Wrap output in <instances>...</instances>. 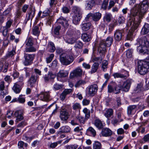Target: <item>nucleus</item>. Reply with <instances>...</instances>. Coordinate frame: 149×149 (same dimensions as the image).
<instances>
[{
  "mask_svg": "<svg viewBox=\"0 0 149 149\" xmlns=\"http://www.w3.org/2000/svg\"><path fill=\"white\" fill-rule=\"evenodd\" d=\"M148 8V3L147 0H144L139 4L135 5L130 10V19H133L140 24Z\"/></svg>",
  "mask_w": 149,
  "mask_h": 149,
  "instance_id": "f257e3e1",
  "label": "nucleus"
},
{
  "mask_svg": "<svg viewBox=\"0 0 149 149\" xmlns=\"http://www.w3.org/2000/svg\"><path fill=\"white\" fill-rule=\"evenodd\" d=\"M149 36L138 38L137 40V49L140 53L145 54L147 53L148 50L147 47L149 46V42L148 38Z\"/></svg>",
  "mask_w": 149,
  "mask_h": 149,
  "instance_id": "f03ea898",
  "label": "nucleus"
},
{
  "mask_svg": "<svg viewBox=\"0 0 149 149\" xmlns=\"http://www.w3.org/2000/svg\"><path fill=\"white\" fill-rule=\"evenodd\" d=\"M140 24L136 21H134V19H129L127 23V25L128 27H130L131 30H130L127 35L126 39V40H132L133 37V33L139 26Z\"/></svg>",
  "mask_w": 149,
  "mask_h": 149,
  "instance_id": "7ed1b4c3",
  "label": "nucleus"
},
{
  "mask_svg": "<svg viewBox=\"0 0 149 149\" xmlns=\"http://www.w3.org/2000/svg\"><path fill=\"white\" fill-rule=\"evenodd\" d=\"M138 70V72L141 75H144L149 71V57L144 60L139 61Z\"/></svg>",
  "mask_w": 149,
  "mask_h": 149,
  "instance_id": "20e7f679",
  "label": "nucleus"
},
{
  "mask_svg": "<svg viewBox=\"0 0 149 149\" xmlns=\"http://www.w3.org/2000/svg\"><path fill=\"white\" fill-rule=\"evenodd\" d=\"M73 54L72 52L62 53L60 56V61L61 63L66 65L70 64L74 60Z\"/></svg>",
  "mask_w": 149,
  "mask_h": 149,
  "instance_id": "39448f33",
  "label": "nucleus"
},
{
  "mask_svg": "<svg viewBox=\"0 0 149 149\" xmlns=\"http://www.w3.org/2000/svg\"><path fill=\"white\" fill-rule=\"evenodd\" d=\"M79 34H77L75 32H73L70 35H68L64 40L68 43L73 44L79 37Z\"/></svg>",
  "mask_w": 149,
  "mask_h": 149,
  "instance_id": "423d86ee",
  "label": "nucleus"
},
{
  "mask_svg": "<svg viewBox=\"0 0 149 149\" xmlns=\"http://www.w3.org/2000/svg\"><path fill=\"white\" fill-rule=\"evenodd\" d=\"M121 88L119 85H117L115 82H113L112 85H109L108 86V92L109 93L113 92L117 94L120 92Z\"/></svg>",
  "mask_w": 149,
  "mask_h": 149,
  "instance_id": "0eeeda50",
  "label": "nucleus"
},
{
  "mask_svg": "<svg viewBox=\"0 0 149 149\" xmlns=\"http://www.w3.org/2000/svg\"><path fill=\"white\" fill-rule=\"evenodd\" d=\"M124 35V30L123 29H116L114 32V39L116 41L119 42L122 38L123 36Z\"/></svg>",
  "mask_w": 149,
  "mask_h": 149,
  "instance_id": "6e6552de",
  "label": "nucleus"
},
{
  "mask_svg": "<svg viewBox=\"0 0 149 149\" xmlns=\"http://www.w3.org/2000/svg\"><path fill=\"white\" fill-rule=\"evenodd\" d=\"M35 55L33 54H28L24 53V58L25 60L23 63L25 65H28L31 64V62L33 61Z\"/></svg>",
  "mask_w": 149,
  "mask_h": 149,
  "instance_id": "1a4fd4ad",
  "label": "nucleus"
},
{
  "mask_svg": "<svg viewBox=\"0 0 149 149\" xmlns=\"http://www.w3.org/2000/svg\"><path fill=\"white\" fill-rule=\"evenodd\" d=\"M39 76L38 75L33 74L28 81V85L29 86L33 87L34 86Z\"/></svg>",
  "mask_w": 149,
  "mask_h": 149,
  "instance_id": "9d476101",
  "label": "nucleus"
},
{
  "mask_svg": "<svg viewBox=\"0 0 149 149\" xmlns=\"http://www.w3.org/2000/svg\"><path fill=\"white\" fill-rule=\"evenodd\" d=\"M69 113L67 110L64 108L62 109L60 111L59 117L61 120L65 121L68 118Z\"/></svg>",
  "mask_w": 149,
  "mask_h": 149,
  "instance_id": "9b49d317",
  "label": "nucleus"
},
{
  "mask_svg": "<svg viewBox=\"0 0 149 149\" xmlns=\"http://www.w3.org/2000/svg\"><path fill=\"white\" fill-rule=\"evenodd\" d=\"M56 23L63 25L64 27H67L69 25L68 20L63 17H60L56 20Z\"/></svg>",
  "mask_w": 149,
  "mask_h": 149,
  "instance_id": "f8f14e48",
  "label": "nucleus"
},
{
  "mask_svg": "<svg viewBox=\"0 0 149 149\" xmlns=\"http://www.w3.org/2000/svg\"><path fill=\"white\" fill-rule=\"evenodd\" d=\"M106 46L105 43V41L102 40L100 42L98 48V52L102 55H103L105 53Z\"/></svg>",
  "mask_w": 149,
  "mask_h": 149,
  "instance_id": "ddd939ff",
  "label": "nucleus"
},
{
  "mask_svg": "<svg viewBox=\"0 0 149 149\" xmlns=\"http://www.w3.org/2000/svg\"><path fill=\"white\" fill-rule=\"evenodd\" d=\"M98 87L96 84L91 85L88 88V93L91 96H94L97 92Z\"/></svg>",
  "mask_w": 149,
  "mask_h": 149,
  "instance_id": "4468645a",
  "label": "nucleus"
},
{
  "mask_svg": "<svg viewBox=\"0 0 149 149\" xmlns=\"http://www.w3.org/2000/svg\"><path fill=\"white\" fill-rule=\"evenodd\" d=\"M131 83L132 80L130 79H128L126 81L124 82L121 88L122 90L126 92L128 91Z\"/></svg>",
  "mask_w": 149,
  "mask_h": 149,
  "instance_id": "2eb2a0df",
  "label": "nucleus"
},
{
  "mask_svg": "<svg viewBox=\"0 0 149 149\" xmlns=\"http://www.w3.org/2000/svg\"><path fill=\"white\" fill-rule=\"evenodd\" d=\"M137 106L131 105L129 106L127 108V114L129 116L134 114L136 111Z\"/></svg>",
  "mask_w": 149,
  "mask_h": 149,
  "instance_id": "dca6fc26",
  "label": "nucleus"
},
{
  "mask_svg": "<svg viewBox=\"0 0 149 149\" xmlns=\"http://www.w3.org/2000/svg\"><path fill=\"white\" fill-rule=\"evenodd\" d=\"M35 15V10L32 8H30L29 10L28 11V14L26 15V20L27 21L29 20L30 19L31 20L34 17Z\"/></svg>",
  "mask_w": 149,
  "mask_h": 149,
  "instance_id": "f3484780",
  "label": "nucleus"
},
{
  "mask_svg": "<svg viewBox=\"0 0 149 149\" xmlns=\"http://www.w3.org/2000/svg\"><path fill=\"white\" fill-rule=\"evenodd\" d=\"M112 134L111 130L109 128L103 129L102 131L101 134L103 136L108 137L111 136Z\"/></svg>",
  "mask_w": 149,
  "mask_h": 149,
  "instance_id": "a211bd4d",
  "label": "nucleus"
},
{
  "mask_svg": "<svg viewBox=\"0 0 149 149\" xmlns=\"http://www.w3.org/2000/svg\"><path fill=\"white\" fill-rule=\"evenodd\" d=\"M41 100L47 101L49 100V95L48 92H42L39 95Z\"/></svg>",
  "mask_w": 149,
  "mask_h": 149,
  "instance_id": "6ab92c4d",
  "label": "nucleus"
},
{
  "mask_svg": "<svg viewBox=\"0 0 149 149\" xmlns=\"http://www.w3.org/2000/svg\"><path fill=\"white\" fill-rule=\"evenodd\" d=\"M82 30L84 31H86L92 27L91 23L90 22H82L81 25Z\"/></svg>",
  "mask_w": 149,
  "mask_h": 149,
  "instance_id": "aec40b11",
  "label": "nucleus"
},
{
  "mask_svg": "<svg viewBox=\"0 0 149 149\" xmlns=\"http://www.w3.org/2000/svg\"><path fill=\"white\" fill-rule=\"evenodd\" d=\"M82 70L79 67L74 70L71 73V76L72 77H74L80 76L82 75Z\"/></svg>",
  "mask_w": 149,
  "mask_h": 149,
  "instance_id": "412c9836",
  "label": "nucleus"
},
{
  "mask_svg": "<svg viewBox=\"0 0 149 149\" xmlns=\"http://www.w3.org/2000/svg\"><path fill=\"white\" fill-rule=\"evenodd\" d=\"M113 76L115 78H121L125 79L129 76V74L128 72L126 71L125 74L119 73H115L113 74Z\"/></svg>",
  "mask_w": 149,
  "mask_h": 149,
  "instance_id": "4be33fe9",
  "label": "nucleus"
},
{
  "mask_svg": "<svg viewBox=\"0 0 149 149\" xmlns=\"http://www.w3.org/2000/svg\"><path fill=\"white\" fill-rule=\"evenodd\" d=\"M82 17V13H79L78 15H74L73 17V23L75 25L78 24Z\"/></svg>",
  "mask_w": 149,
  "mask_h": 149,
  "instance_id": "5701e85b",
  "label": "nucleus"
},
{
  "mask_svg": "<svg viewBox=\"0 0 149 149\" xmlns=\"http://www.w3.org/2000/svg\"><path fill=\"white\" fill-rule=\"evenodd\" d=\"M70 128L68 126H63L60 128L59 131L57 132V134H61L64 133H68L70 131Z\"/></svg>",
  "mask_w": 149,
  "mask_h": 149,
  "instance_id": "b1692460",
  "label": "nucleus"
},
{
  "mask_svg": "<svg viewBox=\"0 0 149 149\" xmlns=\"http://www.w3.org/2000/svg\"><path fill=\"white\" fill-rule=\"evenodd\" d=\"M85 8L86 10H91L94 6V2L92 0L86 1H85Z\"/></svg>",
  "mask_w": 149,
  "mask_h": 149,
  "instance_id": "393cba45",
  "label": "nucleus"
},
{
  "mask_svg": "<svg viewBox=\"0 0 149 149\" xmlns=\"http://www.w3.org/2000/svg\"><path fill=\"white\" fill-rule=\"evenodd\" d=\"M9 64L8 63H5L4 65L3 63L0 61V72H7Z\"/></svg>",
  "mask_w": 149,
  "mask_h": 149,
  "instance_id": "a878e982",
  "label": "nucleus"
},
{
  "mask_svg": "<svg viewBox=\"0 0 149 149\" xmlns=\"http://www.w3.org/2000/svg\"><path fill=\"white\" fill-rule=\"evenodd\" d=\"M56 77L55 75L52 72H49L47 74L45 75L43 78L45 82L48 81L50 79H53Z\"/></svg>",
  "mask_w": 149,
  "mask_h": 149,
  "instance_id": "bb28decb",
  "label": "nucleus"
},
{
  "mask_svg": "<svg viewBox=\"0 0 149 149\" xmlns=\"http://www.w3.org/2000/svg\"><path fill=\"white\" fill-rule=\"evenodd\" d=\"M22 114V112L21 110H18L16 111L14 113V115L16 118V120L21 121L23 120V117Z\"/></svg>",
  "mask_w": 149,
  "mask_h": 149,
  "instance_id": "cd10ccee",
  "label": "nucleus"
},
{
  "mask_svg": "<svg viewBox=\"0 0 149 149\" xmlns=\"http://www.w3.org/2000/svg\"><path fill=\"white\" fill-rule=\"evenodd\" d=\"M68 74V72L66 70H60L57 74L58 78H64L67 77Z\"/></svg>",
  "mask_w": 149,
  "mask_h": 149,
  "instance_id": "c85d7f7f",
  "label": "nucleus"
},
{
  "mask_svg": "<svg viewBox=\"0 0 149 149\" xmlns=\"http://www.w3.org/2000/svg\"><path fill=\"white\" fill-rule=\"evenodd\" d=\"M94 124L99 129L102 128L104 126L102 121L99 119H95L94 122Z\"/></svg>",
  "mask_w": 149,
  "mask_h": 149,
  "instance_id": "c756f323",
  "label": "nucleus"
},
{
  "mask_svg": "<svg viewBox=\"0 0 149 149\" xmlns=\"http://www.w3.org/2000/svg\"><path fill=\"white\" fill-rule=\"evenodd\" d=\"M13 89L16 93H18L20 92L21 90V88L18 82L14 83Z\"/></svg>",
  "mask_w": 149,
  "mask_h": 149,
  "instance_id": "7c9ffc66",
  "label": "nucleus"
},
{
  "mask_svg": "<svg viewBox=\"0 0 149 149\" xmlns=\"http://www.w3.org/2000/svg\"><path fill=\"white\" fill-rule=\"evenodd\" d=\"M39 47V45L37 44L36 47H34L33 46H31L29 47H26L25 49V50L24 51V53L26 52H35L37 49Z\"/></svg>",
  "mask_w": 149,
  "mask_h": 149,
  "instance_id": "2f4dec72",
  "label": "nucleus"
},
{
  "mask_svg": "<svg viewBox=\"0 0 149 149\" xmlns=\"http://www.w3.org/2000/svg\"><path fill=\"white\" fill-rule=\"evenodd\" d=\"M149 32V25L148 24L146 23L141 29V34L143 35L146 34Z\"/></svg>",
  "mask_w": 149,
  "mask_h": 149,
  "instance_id": "473e14b6",
  "label": "nucleus"
},
{
  "mask_svg": "<svg viewBox=\"0 0 149 149\" xmlns=\"http://www.w3.org/2000/svg\"><path fill=\"white\" fill-rule=\"evenodd\" d=\"M101 16V14L99 12H96L93 13L92 19L94 21H97L100 19Z\"/></svg>",
  "mask_w": 149,
  "mask_h": 149,
  "instance_id": "72a5a7b5",
  "label": "nucleus"
},
{
  "mask_svg": "<svg viewBox=\"0 0 149 149\" xmlns=\"http://www.w3.org/2000/svg\"><path fill=\"white\" fill-rule=\"evenodd\" d=\"M99 65V63H94L92 66L91 70L90 72V73L92 74L96 72L98 68Z\"/></svg>",
  "mask_w": 149,
  "mask_h": 149,
  "instance_id": "f704fd0d",
  "label": "nucleus"
},
{
  "mask_svg": "<svg viewBox=\"0 0 149 149\" xmlns=\"http://www.w3.org/2000/svg\"><path fill=\"white\" fill-rule=\"evenodd\" d=\"M113 110L112 109H109L105 111L104 113V115L107 118H109L113 114Z\"/></svg>",
  "mask_w": 149,
  "mask_h": 149,
  "instance_id": "c9c22d12",
  "label": "nucleus"
},
{
  "mask_svg": "<svg viewBox=\"0 0 149 149\" xmlns=\"http://www.w3.org/2000/svg\"><path fill=\"white\" fill-rule=\"evenodd\" d=\"M49 51L50 52H53L56 49L54 44L52 42H49L48 44Z\"/></svg>",
  "mask_w": 149,
  "mask_h": 149,
  "instance_id": "e433bc0d",
  "label": "nucleus"
},
{
  "mask_svg": "<svg viewBox=\"0 0 149 149\" xmlns=\"http://www.w3.org/2000/svg\"><path fill=\"white\" fill-rule=\"evenodd\" d=\"M113 41V38L111 37H108L106 39L105 43L107 46L110 47Z\"/></svg>",
  "mask_w": 149,
  "mask_h": 149,
  "instance_id": "4c0bfd02",
  "label": "nucleus"
},
{
  "mask_svg": "<svg viewBox=\"0 0 149 149\" xmlns=\"http://www.w3.org/2000/svg\"><path fill=\"white\" fill-rule=\"evenodd\" d=\"M35 138V136H32L31 137H29L25 134H24L22 136V139L23 140L25 141H26L30 143L31 140Z\"/></svg>",
  "mask_w": 149,
  "mask_h": 149,
  "instance_id": "58836bf2",
  "label": "nucleus"
},
{
  "mask_svg": "<svg viewBox=\"0 0 149 149\" xmlns=\"http://www.w3.org/2000/svg\"><path fill=\"white\" fill-rule=\"evenodd\" d=\"M87 132L91 134L93 137H95L96 134L95 130L91 127L88 128L87 130Z\"/></svg>",
  "mask_w": 149,
  "mask_h": 149,
  "instance_id": "ea45409f",
  "label": "nucleus"
},
{
  "mask_svg": "<svg viewBox=\"0 0 149 149\" xmlns=\"http://www.w3.org/2000/svg\"><path fill=\"white\" fill-rule=\"evenodd\" d=\"M81 38L84 42H89L91 40L90 36L87 33H84L82 34Z\"/></svg>",
  "mask_w": 149,
  "mask_h": 149,
  "instance_id": "a19ab883",
  "label": "nucleus"
},
{
  "mask_svg": "<svg viewBox=\"0 0 149 149\" xmlns=\"http://www.w3.org/2000/svg\"><path fill=\"white\" fill-rule=\"evenodd\" d=\"M72 11L74 15H78L79 13H81L79 8L77 6H74L72 7Z\"/></svg>",
  "mask_w": 149,
  "mask_h": 149,
  "instance_id": "79ce46f5",
  "label": "nucleus"
},
{
  "mask_svg": "<svg viewBox=\"0 0 149 149\" xmlns=\"http://www.w3.org/2000/svg\"><path fill=\"white\" fill-rule=\"evenodd\" d=\"M40 31L39 28L38 26H35L33 29V33L35 36H38L40 33Z\"/></svg>",
  "mask_w": 149,
  "mask_h": 149,
  "instance_id": "37998d69",
  "label": "nucleus"
},
{
  "mask_svg": "<svg viewBox=\"0 0 149 149\" xmlns=\"http://www.w3.org/2000/svg\"><path fill=\"white\" fill-rule=\"evenodd\" d=\"M112 15L110 13H106L104 17V20L107 22H109L111 19Z\"/></svg>",
  "mask_w": 149,
  "mask_h": 149,
  "instance_id": "c03bdc74",
  "label": "nucleus"
},
{
  "mask_svg": "<svg viewBox=\"0 0 149 149\" xmlns=\"http://www.w3.org/2000/svg\"><path fill=\"white\" fill-rule=\"evenodd\" d=\"M15 53L16 52L15 49H13L12 50L8 52L6 54V58L12 57L15 54Z\"/></svg>",
  "mask_w": 149,
  "mask_h": 149,
  "instance_id": "a18cd8bd",
  "label": "nucleus"
},
{
  "mask_svg": "<svg viewBox=\"0 0 149 149\" xmlns=\"http://www.w3.org/2000/svg\"><path fill=\"white\" fill-rule=\"evenodd\" d=\"M61 28V27L60 26H57L54 28V36L59 35V31Z\"/></svg>",
  "mask_w": 149,
  "mask_h": 149,
  "instance_id": "49530a36",
  "label": "nucleus"
},
{
  "mask_svg": "<svg viewBox=\"0 0 149 149\" xmlns=\"http://www.w3.org/2000/svg\"><path fill=\"white\" fill-rule=\"evenodd\" d=\"M102 147V145L100 143L95 141L93 144V149H101Z\"/></svg>",
  "mask_w": 149,
  "mask_h": 149,
  "instance_id": "de8ad7c7",
  "label": "nucleus"
},
{
  "mask_svg": "<svg viewBox=\"0 0 149 149\" xmlns=\"http://www.w3.org/2000/svg\"><path fill=\"white\" fill-rule=\"evenodd\" d=\"M25 44L28 46H32L33 44L32 38L31 37L28 38L26 41Z\"/></svg>",
  "mask_w": 149,
  "mask_h": 149,
  "instance_id": "09e8293b",
  "label": "nucleus"
},
{
  "mask_svg": "<svg viewBox=\"0 0 149 149\" xmlns=\"http://www.w3.org/2000/svg\"><path fill=\"white\" fill-rule=\"evenodd\" d=\"M24 145L25 147H27L28 144L27 143H24L23 141H19L18 143V148L19 149H24L23 146Z\"/></svg>",
  "mask_w": 149,
  "mask_h": 149,
  "instance_id": "8fccbe9b",
  "label": "nucleus"
},
{
  "mask_svg": "<svg viewBox=\"0 0 149 149\" xmlns=\"http://www.w3.org/2000/svg\"><path fill=\"white\" fill-rule=\"evenodd\" d=\"M76 118L81 124H84L86 120L88 119H86V117L85 118L84 117L81 116H77Z\"/></svg>",
  "mask_w": 149,
  "mask_h": 149,
  "instance_id": "3c124183",
  "label": "nucleus"
},
{
  "mask_svg": "<svg viewBox=\"0 0 149 149\" xmlns=\"http://www.w3.org/2000/svg\"><path fill=\"white\" fill-rule=\"evenodd\" d=\"M108 63L107 61L104 60L102 61V68L104 72H106L107 68Z\"/></svg>",
  "mask_w": 149,
  "mask_h": 149,
  "instance_id": "603ef678",
  "label": "nucleus"
},
{
  "mask_svg": "<svg viewBox=\"0 0 149 149\" xmlns=\"http://www.w3.org/2000/svg\"><path fill=\"white\" fill-rule=\"evenodd\" d=\"M83 112L85 113L86 119H88L90 117V112L86 108H84L83 110Z\"/></svg>",
  "mask_w": 149,
  "mask_h": 149,
  "instance_id": "864d4df0",
  "label": "nucleus"
},
{
  "mask_svg": "<svg viewBox=\"0 0 149 149\" xmlns=\"http://www.w3.org/2000/svg\"><path fill=\"white\" fill-rule=\"evenodd\" d=\"M25 97L22 95H20L17 99V102L21 103H23L25 102Z\"/></svg>",
  "mask_w": 149,
  "mask_h": 149,
  "instance_id": "5fc2aeb1",
  "label": "nucleus"
},
{
  "mask_svg": "<svg viewBox=\"0 0 149 149\" xmlns=\"http://www.w3.org/2000/svg\"><path fill=\"white\" fill-rule=\"evenodd\" d=\"M109 0H104L102 5L101 8L104 10H105L107 8L108 5Z\"/></svg>",
  "mask_w": 149,
  "mask_h": 149,
  "instance_id": "6e6d98bb",
  "label": "nucleus"
},
{
  "mask_svg": "<svg viewBox=\"0 0 149 149\" xmlns=\"http://www.w3.org/2000/svg\"><path fill=\"white\" fill-rule=\"evenodd\" d=\"M86 83L85 81L80 80L78 81L75 85V87L76 88L79 87L80 86Z\"/></svg>",
  "mask_w": 149,
  "mask_h": 149,
  "instance_id": "4d7b16f0",
  "label": "nucleus"
},
{
  "mask_svg": "<svg viewBox=\"0 0 149 149\" xmlns=\"http://www.w3.org/2000/svg\"><path fill=\"white\" fill-rule=\"evenodd\" d=\"M72 108L75 110L80 109H81V105L78 103H74L72 106Z\"/></svg>",
  "mask_w": 149,
  "mask_h": 149,
  "instance_id": "13d9d810",
  "label": "nucleus"
},
{
  "mask_svg": "<svg viewBox=\"0 0 149 149\" xmlns=\"http://www.w3.org/2000/svg\"><path fill=\"white\" fill-rule=\"evenodd\" d=\"M133 50L132 49H129L126 51V56L127 58H130L132 56Z\"/></svg>",
  "mask_w": 149,
  "mask_h": 149,
  "instance_id": "bf43d9fd",
  "label": "nucleus"
},
{
  "mask_svg": "<svg viewBox=\"0 0 149 149\" xmlns=\"http://www.w3.org/2000/svg\"><path fill=\"white\" fill-rule=\"evenodd\" d=\"M136 131L138 133L141 132V133L143 134L145 132V128L144 127L141 125L136 130Z\"/></svg>",
  "mask_w": 149,
  "mask_h": 149,
  "instance_id": "052dcab7",
  "label": "nucleus"
},
{
  "mask_svg": "<svg viewBox=\"0 0 149 149\" xmlns=\"http://www.w3.org/2000/svg\"><path fill=\"white\" fill-rule=\"evenodd\" d=\"M83 45L82 43L79 41L75 44L74 47L76 48L81 49L82 48Z\"/></svg>",
  "mask_w": 149,
  "mask_h": 149,
  "instance_id": "680f3d73",
  "label": "nucleus"
},
{
  "mask_svg": "<svg viewBox=\"0 0 149 149\" xmlns=\"http://www.w3.org/2000/svg\"><path fill=\"white\" fill-rule=\"evenodd\" d=\"M54 56V54H51L49 56L46 58V61L47 63H50L52 60Z\"/></svg>",
  "mask_w": 149,
  "mask_h": 149,
  "instance_id": "e2e57ef3",
  "label": "nucleus"
},
{
  "mask_svg": "<svg viewBox=\"0 0 149 149\" xmlns=\"http://www.w3.org/2000/svg\"><path fill=\"white\" fill-rule=\"evenodd\" d=\"M26 123L25 121H22L17 125V127H22L26 125Z\"/></svg>",
  "mask_w": 149,
  "mask_h": 149,
  "instance_id": "0e129e2a",
  "label": "nucleus"
},
{
  "mask_svg": "<svg viewBox=\"0 0 149 149\" xmlns=\"http://www.w3.org/2000/svg\"><path fill=\"white\" fill-rule=\"evenodd\" d=\"M77 147V145H70L67 147V149H76Z\"/></svg>",
  "mask_w": 149,
  "mask_h": 149,
  "instance_id": "69168bd1",
  "label": "nucleus"
},
{
  "mask_svg": "<svg viewBox=\"0 0 149 149\" xmlns=\"http://www.w3.org/2000/svg\"><path fill=\"white\" fill-rule=\"evenodd\" d=\"M72 89H65L63 91V93L66 96L67 95L70 93L72 91Z\"/></svg>",
  "mask_w": 149,
  "mask_h": 149,
  "instance_id": "338daca9",
  "label": "nucleus"
},
{
  "mask_svg": "<svg viewBox=\"0 0 149 149\" xmlns=\"http://www.w3.org/2000/svg\"><path fill=\"white\" fill-rule=\"evenodd\" d=\"M125 22V18L123 17H119L118 18V22L120 24H123Z\"/></svg>",
  "mask_w": 149,
  "mask_h": 149,
  "instance_id": "774afa93",
  "label": "nucleus"
}]
</instances>
